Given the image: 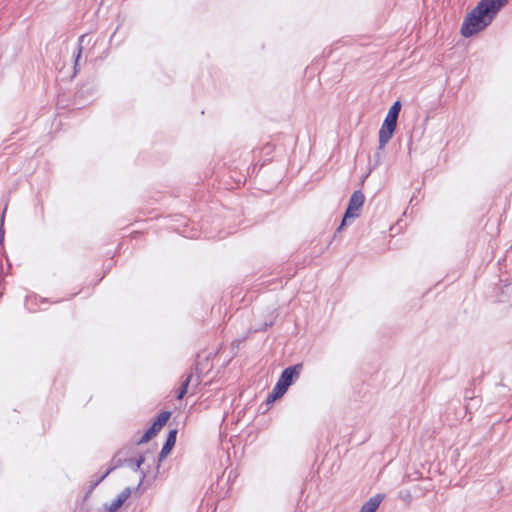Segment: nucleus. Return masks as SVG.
<instances>
[{
  "label": "nucleus",
  "instance_id": "1",
  "mask_svg": "<svg viewBox=\"0 0 512 512\" xmlns=\"http://www.w3.org/2000/svg\"><path fill=\"white\" fill-rule=\"evenodd\" d=\"M509 0H481L465 17L461 34L471 37L488 27Z\"/></svg>",
  "mask_w": 512,
  "mask_h": 512
},
{
  "label": "nucleus",
  "instance_id": "2",
  "mask_svg": "<svg viewBox=\"0 0 512 512\" xmlns=\"http://www.w3.org/2000/svg\"><path fill=\"white\" fill-rule=\"evenodd\" d=\"M302 364H296L290 367H287L281 374L278 379L276 385L274 386L271 393L268 395L267 402H273L277 399L281 398L289 386L299 378L300 373L302 371Z\"/></svg>",
  "mask_w": 512,
  "mask_h": 512
},
{
  "label": "nucleus",
  "instance_id": "3",
  "mask_svg": "<svg viewBox=\"0 0 512 512\" xmlns=\"http://www.w3.org/2000/svg\"><path fill=\"white\" fill-rule=\"evenodd\" d=\"M364 200H365V197L361 191H355L352 194V196L349 200V204L346 209L345 215H344L342 222H341L340 226L338 227L337 231L342 230L345 227V225L347 224L349 219H355L356 217H358L359 210L363 206Z\"/></svg>",
  "mask_w": 512,
  "mask_h": 512
},
{
  "label": "nucleus",
  "instance_id": "4",
  "mask_svg": "<svg viewBox=\"0 0 512 512\" xmlns=\"http://www.w3.org/2000/svg\"><path fill=\"white\" fill-rule=\"evenodd\" d=\"M397 123L384 119V122L379 130V149H383L392 138Z\"/></svg>",
  "mask_w": 512,
  "mask_h": 512
},
{
  "label": "nucleus",
  "instance_id": "5",
  "mask_svg": "<svg viewBox=\"0 0 512 512\" xmlns=\"http://www.w3.org/2000/svg\"><path fill=\"white\" fill-rule=\"evenodd\" d=\"M131 489L129 487L125 488L114 501L109 504H105V509L108 512H116L124 502L130 497Z\"/></svg>",
  "mask_w": 512,
  "mask_h": 512
},
{
  "label": "nucleus",
  "instance_id": "6",
  "mask_svg": "<svg viewBox=\"0 0 512 512\" xmlns=\"http://www.w3.org/2000/svg\"><path fill=\"white\" fill-rule=\"evenodd\" d=\"M207 365H208V359H207V358H205V359H204V363H202V362H197V363L195 364V366H194V368H193V370H192V372H191V373H193V374H194V380H193V382L190 384V386H191L192 388H195V387H197V386L200 384V382H201V377H202V375H203V373H204V370H205V368H206V366H207Z\"/></svg>",
  "mask_w": 512,
  "mask_h": 512
},
{
  "label": "nucleus",
  "instance_id": "7",
  "mask_svg": "<svg viewBox=\"0 0 512 512\" xmlns=\"http://www.w3.org/2000/svg\"><path fill=\"white\" fill-rule=\"evenodd\" d=\"M176 435H177V430H171L168 433L166 442L164 443L162 450L160 452L161 459L165 458L170 453L172 448L174 447L175 442H176Z\"/></svg>",
  "mask_w": 512,
  "mask_h": 512
},
{
  "label": "nucleus",
  "instance_id": "8",
  "mask_svg": "<svg viewBox=\"0 0 512 512\" xmlns=\"http://www.w3.org/2000/svg\"><path fill=\"white\" fill-rule=\"evenodd\" d=\"M382 499V495H375L361 507L359 512H375L376 509L379 507Z\"/></svg>",
  "mask_w": 512,
  "mask_h": 512
},
{
  "label": "nucleus",
  "instance_id": "9",
  "mask_svg": "<svg viewBox=\"0 0 512 512\" xmlns=\"http://www.w3.org/2000/svg\"><path fill=\"white\" fill-rule=\"evenodd\" d=\"M120 460V463L123 465H127L130 468H132L134 471H138L141 467V465L145 462V456L141 455L138 459L134 460L132 458L129 459H113V465L115 464V461Z\"/></svg>",
  "mask_w": 512,
  "mask_h": 512
},
{
  "label": "nucleus",
  "instance_id": "10",
  "mask_svg": "<svg viewBox=\"0 0 512 512\" xmlns=\"http://www.w3.org/2000/svg\"><path fill=\"white\" fill-rule=\"evenodd\" d=\"M122 464L120 463V460L115 461V464L109 468L102 476H100L97 480L91 482L90 488L88 490V493H91L96 486L99 485L100 482H102L114 469L120 467Z\"/></svg>",
  "mask_w": 512,
  "mask_h": 512
},
{
  "label": "nucleus",
  "instance_id": "11",
  "mask_svg": "<svg viewBox=\"0 0 512 512\" xmlns=\"http://www.w3.org/2000/svg\"><path fill=\"white\" fill-rule=\"evenodd\" d=\"M400 110H401V103L399 101H396L390 107L385 119L397 123Z\"/></svg>",
  "mask_w": 512,
  "mask_h": 512
},
{
  "label": "nucleus",
  "instance_id": "12",
  "mask_svg": "<svg viewBox=\"0 0 512 512\" xmlns=\"http://www.w3.org/2000/svg\"><path fill=\"white\" fill-rule=\"evenodd\" d=\"M194 380V374L193 373H190L186 380L182 383L181 387L179 388L178 390V394H177V399H182L185 394L187 393L188 391V388L190 386V384L193 382Z\"/></svg>",
  "mask_w": 512,
  "mask_h": 512
},
{
  "label": "nucleus",
  "instance_id": "13",
  "mask_svg": "<svg viewBox=\"0 0 512 512\" xmlns=\"http://www.w3.org/2000/svg\"><path fill=\"white\" fill-rule=\"evenodd\" d=\"M86 35H82L80 38H79V46H78V51H77V54H76V58H75V65H74V69H75V72H77V67H78V61L81 57V53H82V45L83 43L85 42L86 40Z\"/></svg>",
  "mask_w": 512,
  "mask_h": 512
},
{
  "label": "nucleus",
  "instance_id": "14",
  "mask_svg": "<svg viewBox=\"0 0 512 512\" xmlns=\"http://www.w3.org/2000/svg\"><path fill=\"white\" fill-rule=\"evenodd\" d=\"M170 415H171L170 412L164 411L158 415L155 422L157 423L158 426H164L167 423V421L169 420Z\"/></svg>",
  "mask_w": 512,
  "mask_h": 512
},
{
  "label": "nucleus",
  "instance_id": "15",
  "mask_svg": "<svg viewBox=\"0 0 512 512\" xmlns=\"http://www.w3.org/2000/svg\"><path fill=\"white\" fill-rule=\"evenodd\" d=\"M6 209H7V205L5 206L2 216H1V219H0V233H1L0 241L1 242L3 241V234H4L3 224H4V216H5Z\"/></svg>",
  "mask_w": 512,
  "mask_h": 512
},
{
  "label": "nucleus",
  "instance_id": "16",
  "mask_svg": "<svg viewBox=\"0 0 512 512\" xmlns=\"http://www.w3.org/2000/svg\"><path fill=\"white\" fill-rule=\"evenodd\" d=\"M151 439L152 437L145 432L144 435L137 441V444H144L150 441Z\"/></svg>",
  "mask_w": 512,
  "mask_h": 512
},
{
  "label": "nucleus",
  "instance_id": "17",
  "mask_svg": "<svg viewBox=\"0 0 512 512\" xmlns=\"http://www.w3.org/2000/svg\"><path fill=\"white\" fill-rule=\"evenodd\" d=\"M151 439L152 437L145 432L144 435L137 441V444H144L150 441Z\"/></svg>",
  "mask_w": 512,
  "mask_h": 512
},
{
  "label": "nucleus",
  "instance_id": "18",
  "mask_svg": "<svg viewBox=\"0 0 512 512\" xmlns=\"http://www.w3.org/2000/svg\"><path fill=\"white\" fill-rule=\"evenodd\" d=\"M162 427L163 426H158L157 423L154 422L150 428H151V430H153V432L156 435L162 429Z\"/></svg>",
  "mask_w": 512,
  "mask_h": 512
},
{
  "label": "nucleus",
  "instance_id": "19",
  "mask_svg": "<svg viewBox=\"0 0 512 512\" xmlns=\"http://www.w3.org/2000/svg\"><path fill=\"white\" fill-rule=\"evenodd\" d=\"M162 427L163 426H158L157 423L154 422L150 428H151V430H153V432L156 435L162 429Z\"/></svg>",
  "mask_w": 512,
  "mask_h": 512
},
{
  "label": "nucleus",
  "instance_id": "20",
  "mask_svg": "<svg viewBox=\"0 0 512 512\" xmlns=\"http://www.w3.org/2000/svg\"><path fill=\"white\" fill-rule=\"evenodd\" d=\"M146 433H147L148 435H150L152 438L155 436V433L153 432V430H151V428H149V429L146 431Z\"/></svg>",
  "mask_w": 512,
  "mask_h": 512
},
{
  "label": "nucleus",
  "instance_id": "21",
  "mask_svg": "<svg viewBox=\"0 0 512 512\" xmlns=\"http://www.w3.org/2000/svg\"><path fill=\"white\" fill-rule=\"evenodd\" d=\"M401 498L402 499H406V498L409 499L410 498V494L407 493L406 495H403V493H401Z\"/></svg>",
  "mask_w": 512,
  "mask_h": 512
}]
</instances>
